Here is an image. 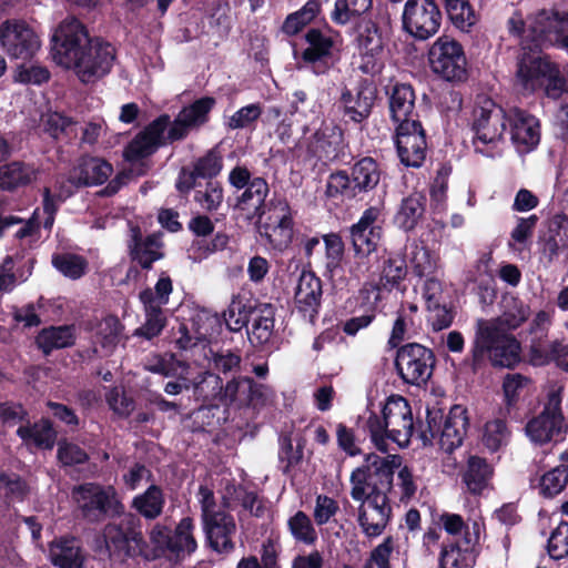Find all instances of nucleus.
<instances>
[{
    "label": "nucleus",
    "instance_id": "1",
    "mask_svg": "<svg viewBox=\"0 0 568 568\" xmlns=\"http://www.w3.org/2000/svg\"><path fill=\"white\" fill-rule=\"evenodd\" d=\"M400 466V457L367 455L365 464L351 474V496L359 501L357 521L368 538L381 536L392 515L387 494L393 486L394 469Z\"/></svg>",
    "mask_w": 568,
    "mask_h": 568
},
{
    "label": "nucleus",
    "instance_id": "2",
    "mask_svg": "<svg viewBox=\"0 0 568 568\" xmlns=\"http://www.w3.org/2000/svg\"><path fill=\"white\" fill-rule=\"evenodd\" d=\"M53 60L72 69L81 82H94L108 74L114 61V49L109 43L90 40L75 18L64 19L53 34Z\"/></svg>",
    "mask_w": 568,
    "mask_h": 568
},
{
    "label": "nucleus",
    "instance_id": "3",
    "mask_svg": "<svg viewBox=\"0 0 568 568\" xmlns=\"http://www.w3.org/2000/svg\"><path fill=\"white\" fill-rule=\"evenodd\" d=\"M366 429L375 447L386 453L388 440L399 447L408 445L414 432L412 409L402 396H390L383 407V417L371 413L366 420Z\"/></svg>",
    "mask_w": 568,
    "mask_h": 568
},
{
    "label": "nucleus",
    "instance_id": "4",
    "mask_svg": "<svg viewBox=\"0 0 568 568\" xmlns=\"http://www.w3.org/2000/svg\"><path fill=\"white\" fill-rule=\"evenodd\" d=\"M196 499L210 546L221 554L231 552L234 549L232 538L236 532V524L226 511L227 503L217 504L213 490L206 486L199 487Z\"/></svg>",
    "mask_w": 568,
    "mask_h": 568
},
{
    "label": "nucleus",
    "instance_id": "5",
    "mask_svg": "<svg viewBox=\"0 0 568 568\" xmlns=\"http://www.w3.org/2000/svg\"><path fill=\"white\" fill-rule=\"evenodd\" d=\"M485 354L494 366L513 367L520 361V344L515 336L480 318L476 324L474 359L479 361Z\"/></svg>",
    "mask_w": 568,
    "mask_h": 568
},
{
    "label": "nucleus",
    "instance_id": "6",
    "mask_svg": "<svg viewBox=\"0 0 568 568\" xmlns=\"http://www.w3.org/2000/svg\"><path fill=\"white\" fill-rule=\"evenodd\" d=\"M508 112L487 95H478L473 111L474 145L477 152L487 154L503 141Z\"/></svg>",
    "mask_w": 568,
    "mask_h": 568
},
{
    "label": "nucleus",
    "instance_id": "7",
    "mask_svg": "<svg viewBox=\"0 0 568 568\" xmlns=\"http://www.w3.org/2000/svg\"><path fill=\"white\" fill-rule=\"evenodd\" d=\"M383 215L378 207L365 210L356 224L351 227V237L354 248L355 266L351 272L358 276L369 268V256L376 251L382 237Z\"/></svg>",
    "mask_w": 568,
    "mask_h": 568
},
{
    "label": "nucleus",
    "instance_id": "8",
    "mask_svg": "<svg viewBox=\"0 0 568 568\" xmlns=\"http://www.w3.org/2000/svg\"><path fill=\"white\" fill-rule=\"evenodd\" d=\"M430 70L442 79L462 82L467 78V58L463 45L453 37H438L427 51Z\"/></svg>",
    "mask_w": 568,
    "mask_h": 568
},
{
    "label": "nucleus",
    "instance_id": "9",
    "mask_svg": "<svg viewBox=\"0 0 568 568\" xmlns=\"http://www.w3.org/2000/svg\"><path fill=\"white\" fill-rule=\"evenodd\" d=\"M257 223L260 235L265 237L273 248L282 251L290 245L293 237V222L286 201L270 202Z\"/></svg>",
    "mask_w": 568,
    "mask_h": 568
},
{
    "label": "nucleus",
    "instance_id": "10",
    "mask_svg": "<svg viewBox=\"0 0 568 568\" xmlns=\"http://www.w3.org/2000/svg\"><path fill=\"white\" fill-rule=\"evenodd\" d=\"M171 293L172 282L169 276H161L154 291L146 288L140 293V300L144 306L145 322L135 329L134 335L151 339L162 332L166 323L162 306L168 304Z\"/></svg>",
    "mask_w": 568,
    "mask_h": 568
},
{
    "label": "nucleus",
    "instance_id": "11",
    "mask_svg": "<svg viewBox=\"0 0 568 568\" xmlns=\"http://www.w3.org/2000/svg\"><path fill=\"white\" fill-rule=\"evenodd\" d=\"M403 29L417 40H427L440 28L442 13L434 0H407L403 14Z\"/></svg>",
    "mask_w": 568,
    "mask_h": 568
},
{
    "label": "nucleus",
    "instance_id": "12",
    "mask_svg": "<svg viewBox=\"0 0 568 568\" xmlns=\"http://www.w3.org/2000/svg\"><path fill=\"white\" fill-rule=\"evenodd\" d=\"M73 498L83 516L89 520H99L104 515H120L123 505L112 487H101L97 484H85L73 489Z\"/></svg>",
    "mask_w": 568,
    "mask_h": 568
},
{
    "label": "nucleus",
    "instance_id": "13",
    "mask_svg": "<svg viewBox=\"0 0 568 568\" xmlns=\"http://www.w3.org/2000/svg\"><path fill=\"white\" fill-rule=\"evenodd\" d=\"M396 368L402 379L412 385L426 383L435 365L433 352L417 343L403 346L397 352Z\"/></svg>",
    "mask_w": 568,
    "mask_h": 568
},
{
    "label": "nucleus",
    "instance_id": "14",
    "mask_svg": "<svg viewBox=\"0 0 568 568\" xmlns=\"http://www.w3.org/2000/svg\"><path fill=\"white\" fill-rule=\"evenodd\" d=\"M568 29V14L559 16L552 10H539L527 19V29L524 31L526 44L535 49H541L547 45H559V41L550 40L551 34L562 38Z\"/></svg>",
    "mask_w": 568,
    "mask_h": 568
},
{
    "label": "nucleus",
    "instance_id": "15",
    "mask_svg": "<svg viewBox=\"0 0 568 568\" xmlns=\"http://www.w3.org/2000/svg\"><path fill=\"white\" fill-rule=\"evenodd\" d=\"M523 54L518 60L516 72V87L523 93H531L541 89L551 77V62L542 57L540 49H535L530 44L521 42Z\"/></svg>",
    "mask_w": 568,
    "mask_h": 568
},
{
    "label": "nucleus",
    "instance_id": "16",
    "mask_svg": "<svg viewBox=\"0 0 568 568\" xmlns=\"http://www.w3.org/2000/svg\"><path fill=\"white\" fill-rule=\"evenodd\" d=\"M0 45L10 58L27 60L36 54L41 42L24 21L7 20L0 26Z\"/></svg>",
    "mask_w": 568,
    "mask_h": 568
},
{
    "label": "nucleus",
    "instance_id": "17",
    "mask_svg": "<svg viewBox=\"0 0 568 568\" xmlns=\"http://www.w3.org/2000/svg\"><path fill=\"white\" fill-rule=\"evenodd\" d=\"M356 48L361 57V70L367 74L381 72L384 64L385 39L371 20H362L357 26Z\"/></svg>",
    "mask_w": 568,
    "mask_h": 568
},
{
    "label": "nucleus",
    "instance_id": "18",
    "mask_svg": "<svg viewBox=\"0 0 568 568\" xmlns=\"http://www.w3.org/2000/svg\"><path fill=\"white\" fill-rule=\"evenodd\" d=\"M436 415H428V426L433 437H438L443 450L450 453L459 447L468 428L467 409L455 405L444 419L443 425L436 423Z\"/></svg>",
    "mask_w": 568,
    "mask_h": 568
},
{
    "label": "nucleus",
    "instance_id": "19",
    "mask_svg": "<svg viewBox=\"0 0 568 568\" xmlns=\"http://www.w3.org/2000/svg\"><path fill=\"white\" fill-rule=\"evenodd\" d=\"M396 145L400 162L419 168L426 156L425 132L419 122H406L396 126Z\"/></svg>",
    "mask_w": 568,
    "mask_h": 568
},
{
    "label": "nucleus",
    "instance_id": "20",
    "mask_svg": "<svg viewBox=\"0 0 568 568\" xmlns=\"http://www.w3.org/2000/svg\"><path fill=\"white\" fill-rule=\"evenodd\" d=\"M510 139L516 149L521 153L534 150L540 141L539 120L518 108L508 110Z\"/></svg>",
    "mask_w": 568,
    "mask_h": 568
},
{
    "label": "nucleus",
    "instance_id": "21",
    "mask_svg": "<svg viewBox=\"0 0 568 568\" xmlns=\"http://www.w3.org/2000/svg\"><path fill=\"white\" fill-rule=\"evenodd\" d=\"M215 105V99L204 97L183 108L168 131V141L184 139L192 130L200 128L209 120V113Z\"/></svg>",
    "mask_w": 568,
    "mask_h": 568
},
{
    "label": "nucleus",
    "instance_id": "22",
    "mask_svg": "<svg viewBox=\"0 0 568 568\" xmlns=\"http://www.w3.org/2000/svg\"><path fill=\"white\" fill-rule=\"evenodd\" d=\"M170 123L169 115H162L154 120L142 133L126 146L124 156L133 162L152 154L161 145L168 135L164 131Z\"/></svg>",
    "mask_w": 568,
    "mask_h": 568
},
{
    "label": "nucleus",
    "instance_id": "23",
    "mask_svg": "<svg viewBox=\"0 0 568 568\" xmlns=\"http://www.w3.org/2000/svg\"><path fill=\"white\" fill-rule=\"evenodd\" d=\"M479 540L478 525L474 524V532L465 531L463 541L445 546L442 549L440 568H468L476 560V545Z\"/></svg>",
    "mask_w": 568,
    "mask_h": 568
},
{
    "label": "nucleus",
    "instance_id": "24",
    "mask_svg": "<svg viewBox=\"0 0 568 568\" xmlns=\"http://www.w3.org/2000/svg\"><path fill=\"white\" fill-rule=\"evenodd\" d=\"M136 519L133 515H124L119 524L112 523L105 526L103 538L105 548L110 555L128 552L130 542L139 546L142 542V535L132 527Z\"/></svg>",
    "mask_w": 568,
    "mask_h": 568
},
{
    "label": "nucleus",
    "instance_id": "25",
    "mask_svg": "<svg viewBox=\"0 0 568 568\" xmlns=\"http://www.w3.org/2000/svg\"><path fill=\"white\" fill-rule=\"evenodd\" d=\"M321 280L310 271H303L298 277L294 301L300 312L311 320L317 314L321 303Z\"/></svg>",
    "mask_w": 568,
    "mask_h": 568
},
{
    "label": "nucleus",
    "instance_id": "26",
    "mask_svg": "<svg viewBox=\"0 0 568 568\" xmlns=\"http://www.w3.org/2000/svg\"><path fill=\"white\" fill-rule=\"evenodd\" d=\"M376 89L367 82H361L354 90L342 93L345 113L355 122H361L371 113Z\"/></svg>",
    "mask_w": 568,
    "mask_h": 568
},
{
    "label": "nucleus",
    "instance_id": "27",
    "mask_svg": "<svg viewBox=\"0 0 568 568\" xmlns=\"http://www.w3.org/2000/svg\"><path fill=\"white\" fill-rule=\"evenodd\" d=\"M111 164L99 158H83L70 172L69 181L73 186L104 183L112 174Z\"/></svg>",
    "mask_w": 568,
    "mask_h": 568
},
{
    "label": "nucleus",
    "instance_id": "28",
    "mask_svg": "<svg viewBox=\"0 0 568 568\" xmlns=\"http://www.w3.org/2000/svg\"><path fill=\"white\" fill-rule=\"evenodd\" d=\"M268 184L262 178L251 180L237 201V209L248 219L261 217L267 209L265 199L268 194Z\"/></svg>",
    "mask_w": 568,
    "mask_h": 568
},
{
    "label": "nucleus",
    "instance_id": "29",
    "mask_svg": "<svg viewBox=\"0 0 568 568\" xmlns=\"http://www.w3.org/2000/svg\"><path fill=\"white\" fill-rule=\"evenodd\" d=\"M500 305V315L488 323H494L501 332L520 327L530 316L529 305L516 296H504Z\"/></svg>",
    "mask_w": 568,
    "mask_h": 568
},
{
    "label": "nucleus",
    "instance_id": "30",
    "mask_svg": "<svg viewBox=\"0 0 568 568\" xmlns=\"http://www.w3.org/2000/svg\"><path fill=\"white\" fill-rule=\"evenodd\" d=\"M389 110L392 119L397 125L406 122H418L414 118L415 94L410 85H394L389 97Z\"/></svg>",
    "mask_w": 568,
    "mask_h": 568
},
{
    "label": "nucleus",
    "instance_id": "31",
    "mask_svg": "<svg viewBox=\"0 0 568 568\" xmlns=\"http://www.w3.org/2000/svg\"><path fill=\"white\" fill-rule=\"evenodd\" d=\"M525 429L531 442L545 444L556 439L564 432V417L540 413L527 423Z\"/></svg>",
    "mask_w": 568,
    "mask_h": 568
},
{
    "label": "nucleus",
    "instance_id": "32",
    "mask_svg": "<svg viewBox=\"0 0 568 568\" xmlns=\"http://www.w3.org/2000/svg\"><path fill=\"white\" fill-rule=\"evenodd\" d=\"M252 323L248 333L250 339L255 344H265L270 341L274 328V308L271 304L262 303L248 306Z\"/></svg>",
    "mask_w": 568,
    "mask_h": 568
},
{
    "label": "nucleus",
    "instance_id": "33",
    "mask_svg": "<svg viewBox=\"0 0 568 568\" xmlns=\"http://www.w3.org/2000/svg\"><path fill=\"white\" fill-rule=\"evenodd\" d=\"M49 554L51 562L58 568H84V555L74 538L52 542Z\"/></svg>",
    "mask_w": 568,
    "mask_h": 568
},
{
    "label": "nucleus",
    "instance_id": "34",
    "mask_svg": "<svg viewBox=\"0 0 568 568\" xmlns=\"http://www.w3.org/2000/svg\"><path fill=\"white\" fill-rule=\"evenodd\" d=\"M305 41L307 47L302 52L303 62L315 64L332 55L335 40L329 32L310 29L305 34Z\"/></svg>",
    "mask_w": 568,
    "mask_h": 568
},
{
    "label": "nucleus",
    "instance_id": "35",
    "mask_svg": "<svg viewBox=\"0 0 568 568\" xmlns=\"http://www.w3.org/2000/svg\"><path fill=\"white\" fill-rule=\"evenodd\" d=\"M39 171L32 164L11 162L0 165V189L13 190L38 179Z\"/></svg>",
    "mask_w": 568,
    "mask_h": 568
},
{
    "label": "nucleus",
    "instance_id": "36",
    "mask_svg": "<svg viewBox=\"0 0 568 568\" xmlns=\"http://www.w3.org/2000/svg\"><path fill=\"white\" fill-rule=\"evenodd\" d=\"M122 325L114 316L103 318L95 328L94 346L95 352L102 356L113 353L120 342Z\"/></svg>",
    "mask_w": 568,
    "mask_h": 568
},
{
    "label": "nucleus",
    "instance_id": "37",
    "mask_svg": "<svg viewBox=\"0 0 568 568\" xmlns=\"http://www.w3.org/2000/svg\"><path fill=\"white\" fill-rule=\"evenodd\" d=\"M554 311L540 310L538 311L529 323L528 332L530 334L529 341V361L532 363L536 359V348L546 349L550 345L548 341V333L552 325Z\"/></svg>",
    "mask_w": 568,
    "mask_h": 568
},
{
    "label": "nucleus",
    "instance_id": "38",
    "mask_svg": "<svg viewBox=\"0 0 568 568\" xmlns=\"http://www.w3.org/2000/svg\"><path fill=\"white\" fill-rule=\"evenodd\" d=\"M493 469L485 459L478 456H470L463 470L462 479L468 491L480 494L487 487Z\"/></svg>",
    "mask_w": 568,
    "mask_h": 568
},
{
    "label": "nucleus",
    "instance_id": "39",
    "mask_svg": "<svg viewBox=\"0 0 568 568\" xmlns=\"http://www.w3.org/2000/svg\"><path fill=\"white\" fill-rule=\"evenodd\" d=\"M165 506L163 490L156 485H150L148 489L136 495L132 500V507L145 519L153 520L160 517Z\"/></svg>",
    "mask_w": 568,
    "mask_h": 568
},
{
    "label": "nucleus",
    "instance_id": "40",
    "mask_svg": "<svg viewBox=\"0 0 568 568\" xmlns=\"http://www.w3.org/2000/svg\"><path fill=\"white\" fill-rule=\"evenodd\" d=\"M134 245L131 248V255L143 268H150L152 263L163 257L162 242L160 234H152L144 240H138L133 236Z\"/></svg>",
    "mask_w": 568,
    "mask_h": 568
},
{
    "label": "nucleus",
    "instance_id": "41",
    "mask_svg": "<svg viewBox=\"0 0 568 568\" xmlns=\"http://www.w3.org/2000/svg\"><path fill=\"white\" fill-rule=\"evenodd\" d=\"M445 9L452 23L462 32H470L478 22V14L468 0H445Z\"/></svg>",
    "mask_w": 568,
    "mask_h": 568
},
{
    "label": "nucleus",
    "instance_id": "42",
    "mask_svg": "<svg viewBox=\"0 0 568 568\" xmlns=\"http://www.w3.org/2000/svg\"><path fill=\"white\" fill-rule=\"evenodd\" d=\"M17 434L26 444H33L40 448H52L55 439V434L47 420L33 425H21Z\"/></svg>",
    "mask_w": 568,
    "mask_h": 568
},
{
    "label": "nucleus",
    "instance_id": "43",
    "mask_svg": "<svg viewBox=\"0 0 568 568\" xmlns=\"http://www.w3.org/2000/svg\"><path fill=\"white\" fill-rule=\"evenodd\" d=\"M73 343L74 333L70 326L44 328L37 336V344L45 354H49L54 348L69 347Z\"/></svg>",
    "mask_w": 568,
    "mask_h": 568
},
{
    "label": "nucleus",
    "instance_id": "44",
    "mask_svg": "<svg viewBox=\"0 0 568 568\" xmlns=\"http://www.w3.org/2000/svg\"><path fill=\"white\" fill-rule=\"evenodd\" d=\"M145 369L165 377H183L187 375V365L174 354L153 355L145 362Z\"/></svg>",
    "mask_w": 568,
    "mask_h": 568
},
{
    "label": "nucleus",
    "instance_id": "45",
    "mask_svg": "<svg viewBox=\"0 0 568 568\" xmlns=\"http://www.w3.org/2000/svg\"><path fill=\"white\" fill-rule=\"evenodd\" d=\"M425 211V196L420 193H413L403 200L396 215L397 224L404 230H412Z\"/></svg>",
    "mask_w": 568,
    "mask_h": 568
},
{
    "label": "nucleus",
    "instance_id": "46",
    "mask_svg": "<svg viewBox=\"0 0 568 568\" xmlns=\"http://www.w3.org/2000/svg\"><path fill=\"white\" fill-rule=\"evenodd\" d=\"M194 525L191 518H183L173 535H171L170 551L176 556L190 555L196 549L193 537Z\"/></svg>",
    "mask_w": 568,
    "mask_h": 568
},
{
    "label": "nucleus",
    "instance_id": "47",
    "mask_svg": "<svg viewBox=\"0 0 568 568\" xmlns=\"http://www.w3.org/2000/svg\"><path fill=\"white\" fill-rule=\"evenodd\" d=\"M549 231L551 235L546 242V248L552 258L561 250H568V217L564 214L554 215Z\"/></svg>",
    "mask_w": 568,
    "mask_h": 568
},
{
    "label": "nucleus",
    "instance_id": "48",
    "mask_svg": "<svg viewBox=\"0 0 568 568\" xmlns=\"http://www.w3.org/2000/svg\"><path fill=\"white\" fill-rule=\"evenodd\" d=\"M53 266L65 277L78 280L88 271V261L77 254L62 253L52 256Z\"/></svg>",
    "mask_w": 568,
    "mask_h": 568
},
{
    "label": "nucleus",
    "instance_id": "49",
    "mask_svg": "<svg viewBox=\"0 0 568 568\" xmlns=\"http://www.w3.org/2000/svg\"><path fill=\"white\" fill-rule=\"evenodd\" d=\"M373 0H336L332 11V20L337 24H346L354 18L371 9Z\"/></svg>",
    "mask_w": 568,
    "mask_h": 568
},
{
    "label": "nucleus",
    "instance_id": "50",
    "mask_svg": "<svg viewBox=\"0 0 568 568\" xmlns=\"http://www.w3.org/2000/svg\"><path fill=\"white\" fill-rule=\"evenodd\" d=\"M379 181V171L376 162L371 158L358 161L352 171V182L359 190L373 189Z\"/></svg>",
    "mask_w": 568,
    "mask_h": 568
},
{
    "label": "nucleus",
    "instance_id": "51",
    "mask_svg": "<svg viewBox=\"0 0 568 568\" xmlns=\"http://www.w3.org/2000/svg\"><path fill=\"white\" fill-rule=\"evenodd\" d=\"M321 3L317 0L307 1L304 7L290 14L283 23V31L286 34L293 36L300 32L306 24L314 20L318 14Z\"/></svg>",
    "mask_w": 568,
    "mask_h": 568
},
{
    "label": "nucleus",
    "instance_id": "52",
    "mask_svg": "<svg viewBox=\"0 0 568 568\" xmlns=\"http://www.w3.org/2000/svg\"><path fill=\"white\" fill-rule=\"evenodd\" d=\"M535 351L537 356L532 365L542 366L554 361L560 368L568 372V343L555 339L546 349L537 347Z\"/></svg>",
    "mask_w": 568,
    "mask_h": 568
},
{
    "label": "nucleus",
    "instance_id": "53",
    "mask_svg": "<svg viewBox=\"0 0 568 568\" xmlns=\"http://www.w3.org/2000/svg\"><path fill=\"white\" fill-rule=\"evenodd\" d=\"M288 529L293 538L305 545H313L317 540V532L311 518L304 511H297L288 521Z\"/></svg>",
    "mask_w": 568,
    "mask_h": 568
},
{
    "label": "nucleus",
    "instance_id": "54",
    "mask_svg": "<svg viewBox=\"0 0 568 568\" xmlns=\"http://www.w3.org/2000/svg\"><path fill=\"white\" fill-rule=\"evenodd\" d=\"M568 483V466L560 465L544 474L539 481V491L545 497L561 493Z\"/></svg>",
    "mask_w": 568,
    "mask_h": 568
},
{
    "label": "nucleus",
    "instance_id": "55",
    "mask_svg": "<svg viewBox=\"0 0 568 568\" xmlns=\"http://www.w3.org/2000/svg\"><path fill=\"white\" fill-rule=\"evenodd\" d=\"M508 439L509 430L504 420L494 419L486 423L481 436V442L487 449L490 452H496L501 446L506 445Z\"/></svg>",
    "mask_w": 568,
    "mask_h": 568
},
{
    "label": "nucleus",
    "instance_id": "56",
    "mask_svg": "<svg viewBox=\"0 0 568 568\" xmlns=\"http://www.w3.org/2000/svg\"><path fill=\"white\" fill-rule=\"evenodd\" d=\"M537 222L538 216L536 214L528 217H519L515 227L510 232V241L508 243L509 247L517 251H521L526 247L528 241L532 236Z\"/></svg>",
    "mask_w": 568,
    "mask_h": 568
},
{
    "label": "nucleus",
    "instance_id": "57",
    "mask_svg": "<svg viewBox=\"0 0 568 568\" xmlns=\"http://www.w3.org/2000/svg\"><path fill=\"white\" fill-rule=\"evenodd\" d=\"M325 244V266L331 276H335L339 268L344 256V243L336 234L324 236Z\"/></svg>",
    "mask_w": 568,
    "mask_h": 568
},
{
    "label": "nucleus",
    "instance_id": "58",
    "mask_svg": "<svg viewBox=\"0 0 568 568\" xmlns=\"http://www.w3.org/2000/svg\"><path fill=\"white\" fill-rule=\"evenodd\" d=\"M194 201L205 211L212 212L223 202V190L217 182H207L204 189L196 190Z\"/></svg>",
    "mask_w": 568,
    "mask_h": 568
},
{
    "label": "nucleus",
    "instance_id": "59",
    "mask_svg": "<svg viewBox=\"0 0 568 568\" xmlns=\"http://www.w3.org/2000/svg\"><path fill=\"white\" fill-rule=\"evenodd\" d=\"M407 267L400 255L389 256L383 267L381 282L384 287H393L405 278Z\"/></svg>",
    "mask_w": 568,
    "mask_h": 568
},
{
    "label": "nucleus",
    "instance_id": "60",
    "mask_svg": "<svg viewBox=\"0 0 568 568\" xmlns=\"http://www.w3.org/2000/svg\"><path fill=\"white\" fill-rule=\"evenodd\" d=\"M263 110L260 103L245 105L227 118L225 124L231 130L251 126L261 116Z\"/></svg>",
    "mask_w": 568,
    "mask_h": 568
},
{
    "label": "nucleus",
    "instance_id": "61",
    "mask_svg": "<svg viewBox=\"0 0 568 568\" xmlns=\"http://www.w3.org/2000/svg\"><path fill=\"white\" fill-rule=\"evenodd\" d=\"M223 389L221 378L212 373H205L201 381L194 383V394L203 402L215 399Z\"/></svg>",
    "mask_w": 568,
    "mask_h": 568
},
{
    "label": "nucleus",
    "instance_id": "62",
    "mask_svg": "<svg viewBox=\"0 0 568 568\" xmlns=\"http://www.w3.org/2000/svg\"><path fill=\"white\" fill-rule=\"evenodd\" d=\"M548 552L554 559H561L568 555V523L560 524L548 539Z\"/></svg>",
    "mask_w": 568,
    "mask_h": 568
},
{
    "label": "nucleus",
    "instance_id": "63",
    "mask_svg": "<svg viewBox=\"0 0 568 568\" xmlns=\"http://www.w3.org/2000/svg\"><path fill=\"white\" fill-rule=\"evenodd\" d=\"M412 264L415 274L418 276H429L434 273L437 261L428 248L416 246L413 251Z\"/></svg>",
    "mask_w": 568,
    "mask_h": 568
},
{
    "label": "nucleus",
    "instance_id": "64",
    "mask_svg": "<svg viewBox=\"0 0 568 568\" xmlns=\"http://www.w3.org/2000/svg\"><path fill=\"white\" fill-rule=\"evenodd\" d=\"M394 549L392 537L384 539L382 544L375 547L365 561L363 568H390L389 559Z\"/></svg>",
    "mask_w": 568,
    "mask_h": 568
}]
</instances>
